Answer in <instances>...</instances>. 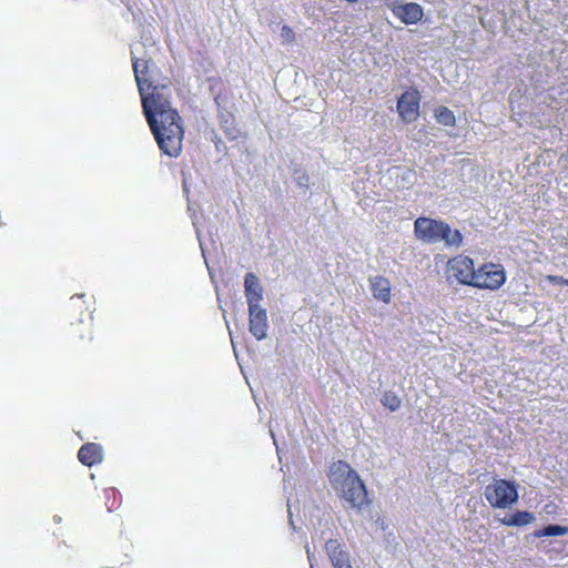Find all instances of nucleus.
Segmentation results:
<instances>
[{
	"label": "nucleus",
	"instance_id": "1",
	"mask_svg": "<svg viewBox=\"0 0 568 568\" xmlns=\"http://www.w3.org/2000/svg\"><path fill=\"white\" fill-rule=\"evenodd\" d=\"M146 121L159 149L170 158L180 156L183 148L184 128L178 110L161 112L160 116L148 114Z\"/></svg>",
	"mask_w": 568,
	"mask_h": 568
},
{
	"label": "nucleus",
	"instance_id": "12",
	"mask_svg": "<svg viewBox=\"0 0 568 568\" xmlns=\"http://www.w3.org/2000/svg\"><path fill=\"white\" fill-rule=\"evenodd\" d=\"M245 296L248 307L260 306L263 298V288L254 273H247L244 280Z\"/></svg>",
	"mask_w": 568,
	"mask_h": 568
},
{
	"label": "nucleus",
	"instance_id": "20",
	"mask_svg": "<svg viewBox=\"0 0 568 568\" xmlns=\"http://www.w3.org/2000/svg\"><path fill=\"white\" fill-rule=\"evenodd\" d=\"M281 36L285 42L292 43L295 40V33L288 26H283L281 29Z\"/></svg>",
	"mask_w": 568,
	"mask_h": 568
},
{
	"label": "nucleus",
	"instance_id": "10",
	"mask_svg": "<svg viewBox=\"0 0 568 568\" xmlns=\"http://www.w3.org/2000/svg\"><path fill=\"white\" fill-rule=\"evenodd\" d=\"M248 326L251 334L262 341L267 336L268 322L266 310L260 306L248 307Z\"/></svg>",
	"mask_w": 568,
	"mask_h": 568
},
{
	"label": "nucleus",
	"instance_id": "16",
	"mask_svg": "<svg viewBox=\"0 0 568 568\" xmlns=\"http://www.w3.org/2000/svg\"><path fill=\"white\" fill-rule=\"evenodd\" d=\"M535 520L532 513L527 510H517L516 513L505 516L500 523L508 527H523L531 524Z\"/></svg>",
	"mask_w": 568,
	"mask_h": 568
},
{
	"label": "nucleus",
	"instance_id": "6",
	"mask_svg": "<svg viewBox=\"0 0 568 568\" xmlns=\"http://www.w3.org/2000/svg\"><path fill=\"white\" fill-rule=\"evenodd\" d=\"M506 272L503 265L495 263H484L477 270L475 268L473 280L469 286L496 291L506 282Z\"/></svg>",
	"mask_w": 568,
	"mask_h": 568
},
{
	"label": "nucleus",
	"instance_id": "19",
	"mask_svg": "<svg viewBox=\"0 0 568 568\" xmlns=\"http://www.w3.org/2000/svg\"><path fill=\"white\" fill-rule=\"evenodd\" d=\"M381 402L382 405L385 408L389 409L390 412H396L397 409H399L402 405V399L394 392L390 390L384 393Z\"/></svg>",
	"mask_w": 568,
	"mask_h": 568
},
{
	"label": "nucleus",
	"instance_id": "23",
	"mask_svg": "<svg viewBox=\"0 0 568 568\" xmlns=\"http://www.w3.org/2000/svg\"><path fill=\"white\" fill-rule=\"evenodd\" d=\"M567 286H568V282H567Z\"/></svg>",
	"mask_w": 568,
	"mask_h": 568
},
{
	"label": "nucleus",
	"instance_id": "9",
	"mask_svg": "<svg viewBox=\"0 0 568 568\" xmlns=\"http://www.w3.org/2000/svg\"><path fill=\"white\" fill-rule=\"evenodd\" d=\"M385 4L405 24H416L424 17L422 6L416 2L403 3V0H385Z\"/></svg>",
	"mask_w": 568,
	"mask_h": 568
},
{
	"label": "nucleus",
	"instance_id": "11",
	"mask_svg": "<svg viewBox=\"0 0 568 568\" xmlns=\"http://www.w3.org/2000/svg\"><path fill=\"white\" fill-rule=\"evenodd\" d=\"M87 318H80L78 322H71L69 334L75 341L90 342L92 341V327H93V318L91 313L89 312V307L85 306Z\"/></svg>",
	"mask_w": 568,
	"mask_h": 568
},
{
	"label": "nucleus",
	"instance_id": "17",
	"mask_svg": "<svg viewBox=\"0 0 568 568\" xmlns=\"http://www.w3.org/2000/svg\"><path fill=\"white\" fill-rule=\"evenodd\" d=\"M435 118L438 123L445 126H454L456 123L455 114L447 106H439L435 110Z\"/></svg>",
	"mask_w": 568,
	"mask_h": 568
},
{
	"label": "nucleus",
	"instance_id": "18",
	"mask_svg": "<svg viewBox=\"0 0 568 568\" xmlns=\"http://www.w3.org/2000/svg\"><path fill=\"white\" fill-rule=\"evenodd\" d=\"M568 534V526L560 525H548L542 529L536 530L535 536L540 537H550V536H564Z\"/></svg>",
	"mask_w": 568,
	"mask_h": 568
},
{
	"label": "nucleus",
	"instance_id": "21",
	"mask_svg": "<svg viewBox=\"0 0 568 568\" xmlns=\"http://www.w3.org/2000/svg\"><path fill=\"white\" fill-rule=\"evenodd\" d=\"M83 297H84V295H83V294H82V295H78V296H72V297H71L72 303H71L70 307H71V310L73 311V313H78V312H79V313H81V314H82V308H83V306H82V304H81V300H82Z\"/></svg>",
	"mask_w": 568,
	"mask_h": 568
},
{
	"label": "nucleus",
	"instance_id": "2",
	"mask_svg": "<svg viewBox=\"0 0 568 568\" xmlns=\"http://www.w3.org/2000/svg\"><path fill=\"white\" fill-rule=\"evenodd\" d=\"M328 479L352 507L361 509L368 504L365 484L347 463L334 462L329 467Z\"/></svg>",
	"mask_w": 568,
	"mask_h": 568
},
{
	"label": "nucleus",
	"instance_id": "4",
	"mask_svg": "<svg viewBox=\"0 0 568 568\" xmlns=\"http://www.w3.org/2000/svg\"><path fill=\"white\" fill-rule=\"evenodd\" d=\"M416 239L425 243L444 242L447 246H459L463 235L458 230H452L449 224L442 220L419 216L414 222Z\"/></svg>",
	"mask_w": 568,
	"mask_h": 568
},
{
	"label": "nucleus",
	"instance_id": "3",
	"mask_svg": "<svg viewBox=\"0 0 568 568\" xmlns=\"http://www.w3.org/2000/svg\"><path fill=\"white\" fill-rule=\"evenodd\" d=\"M140 67L141 62L135 59L133 61V71L145 119L148 120V114L150 116H160L161 112L173 110L170 106L169 94L164 92L166 87L153 85L152 82L146 79L145 75L149 71L146 62L143 63V69Z\"/></svg>",
	"mask_w": 568,
	"mask_h": 568
},
{
	"label": "nucleus",
	"instance_id": "7",
	"mask_svg": "<svg viewBox=\"0 0 568 568\" xmlns=\"http://www.w3.org/2000/svg\"><path fill=\"white\" fill-rule=\"evenodd\" d=\"M475 272L473 258L466 255H456L452 257L446 264V278L449 283H458L469 286Z\"/></svg>",
	"mask_w": 568,
	"mask_h": 568
},
{
	"label": "nucleus",
	"instance_id": "5",
	"mask_svg": "<svg viewBox=\"0 0 568 568\" xmlns=\"http://www.w3.org/2000/svg\"><path fill=\"white\" fill-rule=\"evenodd\" d=\"M485 498L493 508H508L518 500L515 481L494 479L485 487Z\"/></svg>",
	"mask_w": 568,
	"mask_h": 568
},
{
	"label": "nucleus",
	"instance_id": "15",
	"mask_svg": "<svg viewBox=\"0 0 568 568\" xmlns=\"http://www.w3.org/2000/svg\"><path fill=\"white\" fill-rule=\"evenodd\" d=\"M371 288L373 296L382 301L385 304H388L390 302L392 297V287L389 281L384 276H375L371 278Z\"/></svg>",
	"mask_w": 568,
	"mask_h": 568
},
{
	"label": "nucleus",
	"instance_id": "8",
	"mask_svg": "<svg viewBox=\"0 0 568 568\" xmlns=\"http://www.w3.org/2000/svg\"><path fill=\"white\" fill-rule=\"evenodd\" d=\"M420 109V93L417 89L406 90L397 100V112L405 123H412L418 120Z\"/></svg>",
	"mask_w": 568,
	"mask_h": 568
},
{
	"label": "nucleus",
	"instance_id": "22",
	"mask_svg": "<svg viewBox=\"0 0 568 568\" xmlns=\"http://www.w3.org/2000/svg\"><path fill=\"white\" fill-rule=\"evenodd\" d=\"M546 280L551 284H561V285H566V286L568 283L567 278H564L562 276H559V275H547Z\"/></svg>",
	"mask_w": 568,
	"mask_h": 568
},
{
	"label": "nucleus",
	"instance_id": "14",
	"mask_svg": "<svg viewBox=\"0 0 568 568\" xmlns=\"http://www.w3.org/2000/svg\"><path fill=\"white\" fill-rule=\"evenodd\" d=\"M326 550L334 568H352L348 555L336 540L329 539L326 542Z\"/></svg>",
	"mask_w": 568,
	"mask_h": 568
},
{
	"label": "nucleus",
	"instance_id": "13",
	"mask_svg": "<svg viewBox=\"0 0 568 568\" xmlns=\"http://www.w3.org/2000/svg\"><path fill=\"white\" fill-rule=\"evenodd\" d=\"M78 458L85 466L97 465L103 459L102 447L95 443H87L80 447Z\"/></svg>",
	"mask_w": 568,
	"mask_h": 568
}]
</instances>
